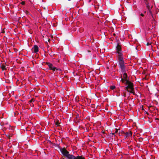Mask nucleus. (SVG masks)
Returning a JSON list of instances; mask_svg holds the SVG:
<instances>
[{"label":"nucleus","instance_id":"f257e3e1","mask_svg":"<svg viewBox=\"0 0 159 159\" xmlns=\"http://www.w3.org/2000/svg\"><path fill=\"white\" fill-rule=\"evenodd\" d=\"M60 150L61 153L66 157L67 159H84V157L82 156H75L73 155L70 154L69 152L65 148H61Z\"/></svg>","mask_w":159,"mask_h":159},{"label":"nucleus","instance_id":"f03ea898","mask_svg":"<svg viewBox=\"0 0 159 159\" xmlns=\"http://www.w3.org/2000/svg\"><path fill=\"white\" fill-rule=\"evenodd\" d=\"M117 58L119 67L121 69L122 72H125V65L123 59V56L120 55L119 57H117Z\"/></svg>","mask_w":159,"mask_h":159},{"label":"nucleus","instance_id":"7ed1b4c3","mask_svg":"<svg viewBox=\"0 0 159 159\" xmlns=\"http://www.w3.org/2000/svg\"><path fill=\"white\" fill-rule=\"evenodd\" d=\"M124 83L127 84V86L125 87V89L127 92L132 93L134 95H135V93L134 91V88L133 87V83L129 80L127 81Z\"/></svg>","mask_w":159,"mask_h":159},{"label":"nucleus","instance_id":"20e7f679","mask_svg":"<svg viewBox=\"0 0 159 159\" xmlns=\"http://www.w3.org/2000/svg\"><path fill=\"white\" fill-rule=\"evenodd\" d=\"M122 73L123 75L121 76L122 78L120 79V80L122 81V83H124L129 80L127 79V74L125 73V72H122Z\"/></svg>","mask_w":159,"mask_h":159},{"label":"nucleus","instance_id":"39448f33","mask_svg":"<svg viewBox=\"0 0 159 159\" xmlns=\"http://www.w3.org/2000/svg\"><path fill=\"white\" fill-rule=\"evenodd\" d=\"M116 52H117V57L119 56L120 55L123 56V55L121 52V46L119 45L118 44L116 47Z\"/></svg>","mask_w":159,"mask_h":159},{"label":"nucleus","instance_id":"423d86ee","mask_svg":"<svg viewBox=\"0 0 159 159\" xmlns=\"http://www.w3.org/2000/svg\"><path fill=\"white\" fill-rule=\"evenodd\" d=\"M46 64L48 65L50 70H52L53 71H55L56 69V67L54 66L53 65L49 62H47Z\"/></svg>","mask_w":159,"mask_h":159},{"label":"nucleus","instance_id":"0eeeda50","mask_svg":"<svg viewBox=\"0 0 159 159\" xmlns=\"http://www.w3.org/2000/svg\"><path fill=\"white\" fill-rule=\"evenodd\" d=\"M33 52L37 53L39 51V48L36 45H34L32 48Z\"/></svg>","mask_w":159,"mask_h":159},{"label":"nucleus","instance_id":"6e6552de","mask_svg":"<svg viewBox=\"0 0 159 159\" xmlns=\"http://www.w3.org/2000/svg\"><path fill=\"white\" fill-rule=\"evenodd\" d=\"M125 138H127L131 136L132 134V133L131 131H129L125 133Z\"/></svg>","mask_w":159,"mask_h":159},{"label":"nucleus","instance_id":"1a4fd4ad","mask_svg":"<svg viewBox=\"0 0 159 159\" xmlns=\"http://www.w3.org/2000/svg\"><path fill=\"white\" fill-rule=\"evenodd\" d=\"M148 10L149 11V15L153 17V15L152 14V11L149 9Z\"/></svg>","mask_w":159,"mask_h":159},{"label":"nucleus","instance_id":"9d476101","mask_svg":"<svg viewBox=\"0 0 159 159\" xmlns=\"http://www.w3.org/2000/svg\"><path fill=\"white\" fill-rule=\"evenodd\" d=\"M116 87L115 86H112L110 87V89H111L114 90L115 89Z\"/></svg>","mask_w":159,"mask_h":159},{"label":"nucleus","instance_id":"9b49d317","mask_svg":"<svg viewBox=\"0 0 159 159\" xmlns=\"http://www.w3.org/2000/svg\"><path fill=\"white\" fill-rule=\"evenodd\" d=\"M56 70L57 71H61V70L60 69H57L56 68Z\"/></svg>","mask_w":159,"mask_h":159},{"label":"nucleus","instance_id":"f8f14e48","mask_svg":"<svg viewBox=\"0 0 159 159\" xmlns=\"http://www.w3.org/2000/svg\"><path fill=\"white\" fill-rule=\"evenodd\" d=\"M2 68L3 70H4L5 69V66H2Z\"/></svg>","mask_w":159,"mask_h":159},{"label":"nucleus","instance_id":"ddd939ff","mask_svg":"<svg viewBox=\"0 0 159 159\" xmlns=\"http://www.w3.org/2000/svg\"><path fill=\"white\" fill-rule=\"evenodd\" d=\"M21 3L22 5H24L25 4V2L23 1L21 2Z\"/></svg>","mask_w":159,"mask_h":159},{"label":"nucleus","instance_id":"4468645a","mask_svg":"<svg viewBox=\"0 0 159 159\" xmlns=\"http://www.w3.org/2000/svg\"><path fill=\"white\" fill-rule=\"evenodd\" d=\"M140 15H141V16H144V15L142 13H141L140 14Z\"/></svg>","mask_w":159,"mask_h":159},{"label":"nucleus","instance_id":"2eb2a0df","mask_svg":"<svg viewBox=\"0 0 159 159\" xmlns=\"http://www.w3.org/2000/svg\"><path fill=\"white\" fill-rule=\"evenodd\" d=\"M56 125H57V126H58L59 124L58 123H56Z\"/></svg>","mask_w":159,"mask_h":159},{"label":"nucleus","instance_id":"dca6fc26","mask_svg":"<svg viewBox=\"0 0 159 159\" xmlns=\"http://www.w3.org/2000/svg\"><path fill=\"white\" fill-rule=\"evenodd\" d=\"M125 94H124V96L125 97Z\"/></svg>","mask_w":159,"mask_h":159},{"label":"nucleus","instance_id":"f3484780","mask_svg":"<svg viewBox=\"0 0 159 159\" xmlns=\"http://www.w3.org/2000/svg\"><path fill=\"white\" fill-rule=\"evenodd\" d=\"M147 45H148V43H147Z\"/></svg>","mask_w":159,"mask_h":159},{"label":"nucleus","instance_id":"a211bd4d","mask_svg":"<svg viewBox=\"0 0 159 159\" xmlns=\"http://www.w3.org/2000/svg\"><path fill=\"white\" fill-rule=\"evenodd\" d=\"M31 102L33 101L32 100H31Z\"/></svg>","mask_w":159,"mask_h":159}]
</instances>
